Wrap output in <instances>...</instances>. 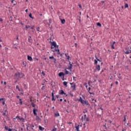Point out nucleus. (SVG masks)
<instances>
[{"label": "nucleus", "instance_id": "9b49d317", "mask_svg": "<svg viewBox=\"0 0 131 131\" xmlns=\"http://www.w3.org/2000/svg\"><path fill=\"white\" fill-rule=\"evenodd\" d=\"M90 91H91V87H89V89H88V93H89V94L90 95H95L94 92H91Z\"/></svg>", "mask_w": 131, "mask_h": 131}, {"label": "nucleus", "instance_id": "5fc2aeb1", "mask_svg": "<svg viewBox=\"0 0 131 131\" xmlns=\"http://www.w3.org/2000/svg\"><path fill=\"white\" fill-rule=\"evenodd\" d=\"M122 131H125V128H123L122 129Z\"/></svg>", "mask_w": 131, "mask_h": 131}, {"label": "nucleus", "instance_id": "a878e982", "mask_svg": "<svg viewBox=\"0 0 131 131\" xmlns=\"http://www.w3.org/2000/svg\"><path fill=\"white\" fill-rule=\"evenodd\" d=\"M125 8H128V4H125Z\"/></svg>", "mask_w": 131, "mask_h": 131}, {"label": "nucleus", "instance_id": "e433bc0d", "mask_svg": "<svg viewBox=\"0 0 131 131\" xmlns=\"http://www.w3.org/2000/svg\"><path fill=\"white\" fill-rule=\"evenodd\" d=\"M19 88V86H18V85H16V90H18Z\"/></svg>", "mask_w": 131, "mask_h": 131}, {"label": "nucleus", "instance_id": "0e129e2a", "mask_svg": "<svg viewBox=\"0 0 131 131\" xmlns=\"http://www.w3.org/2000/svg\"><path fill=\"white\" fill-rule=\"evenodd\" d=\"M115 43H116V42H115V41H114V42H113L112 45H114Z\"/></svg>", "mask_w": 131, "mask_h": 131}, {"label": "nucleus", "instance_id": "603ef678", "mask_svg": "<svg viewBox=\"0 0 131 131\" xmlns=\"http://www.w3.org/2000/svg\"><path fill=\"white\" fill-rule=\"evenodd\" d=\"M125 120H126V119L125 118V117H124L123 121H125Z\"/></svg>", "mask_w": 131, "mask_h": 131}, {"label": "nucleus", "instance_id": "ea45409f", "mask_svg": "<svg viewBox=\"0 0 131 131\" xmlns=\"http://www.w3.org/2000/svg\"><path fill=\"white\" fill-rule=\"evenodd\" d=\"M79 18L78 19V20H79V22L80 23V22H81V17L80 16H79Z\"/></svg>", "mask_w": 131, "mask_h": 131}, {"label": "nucleus", "instance_id": "20e7f679", "mask_svg": "<svg viewBox=\"0 0 131 131\" xmlns=\"http://www.w3.org/2000/svg\"><path fill=\"white\" fill-rule=\"evenodd\" d=\"M58 47H59V46H57V49L55 48V50H52V52H56V53H57V55H60V50H59V49H58Z\"/></svg>", "mask_w": 131, "mask_h": 131}, {"label": "nucleus", "instance_id": "f3484780", "mask_svg": "<svg viewBox=\"0 0 131 131\" xmlns=\"http://www.w3.org/2000/svg\"><path fill=\"white\" fill-rule=\"evenodd\" d=\"M96 69L98 71H100V65H98L96 67Z\"/></svg>", "mask_w": 131, "mask_h": 131}, {"label": "nucleus", "instance_id": "b1692460", "mask_svg": "<svg viewBox=\"0 0 131 131\" xmlns=\"http://www.w3.org/2000/svg\"><path fill=\"white\" fill-rule=\"evenodd\" d=\"M29 17H30V18H31L32 19H34V18L32 17V14L30 13L29 14Z\"/></svg>", "mask_w": 131, "mask_h": 131}, {"label": "nucleus", "instance_id": "39448f33", "mask_svg": "<svg viewBox=\"0 0 131 131\" xmlns=\"http://www.w3.org/2000/svg\"><path fill=\"white\" fill-rule=\"evenodd\" d=\"M15 118H18V119L20 120V121H21V122H24L25 121V119H24V118L20 117L18 116H17Z\"/></svg>", "mask_w": 131, "mask_h": 131}, {"label": "nucleus", "instance_id": "412c9836", "mask_svg": "<svg viewBox=\"0 0 131 131\" xmlns=\"http://www.w3.org/2000/svg\"><path fill=\"white\" fill-rule=\"evenodd\" d=\"M28 41H29V42H30L31 41V36H29L28 39Z\"/></svg>", "mask_w": 131, "mask_h": 131}, {"label": "nucleus", "instance_id": "052dcab7", "mask_svg": "<svg viewBox=\"0 0 131 131\" xmlns=\"http://www.w3.org/2000/svg\"><path fill=\"white\" fill-rule=\"evenodd\" d=\"M25 12H26V13H27V12H28V9H26Z\"/></svg>", "mask_w": 131, "mask_h": 131}, {"label": "nucleus", "instance_id": "a18cd8bd", "mask_svg": "<svg viewBox=\"0 0 131 131\" xmlns=\"http://www.w3.org/2000/svg\"><path fill=\"white\" fill-rule=\"evenodd\" d=\"M4 98H0V102H2V101H3Z\"/></svg>", "mask_w": 131, "mask_h": 131}, {"label": "nucleus", "instance_id": "473e14b6", "mask_svg": "<svg viewBox=\"0 0 131 131\" xmlns=\"http://www.w3.org/2000/svg\"><path fill=\"white\" fill-rule=\"evenodd\" d=\"M20 94H21V95H24V92H23V91L21 90V92H20Z\"/></svg>", "mask_w": 131, "mask_h": 131}, {"label": "nucleus", "instance_id": "7c9ffc66", "mask_svg": "<svg viewBox=\"0 0 131 131\" xmlns=\"http://www.w3.org/2000/svg\"><path fill=\"white\" fill-rule=\"evenodd\" d=\"M54 58H54V56H53L49 57V59H54Z\"/></svg>", "mask_w": 131, "mask_h": 131}, {"label": "nucleus", "instance_id": "dca6fc26", "mask_svg": "<svg viewBox=\"0 0 131 131\" xmlns=\"http://www.w3.org/2000/svg\"><path fill=\"white\" fill-rule=\"evenodd\" d=\"M39 129L40 130H45V128L41 127V126H39Z\"/></svg>", "mask_w": 131, "mask_h": 131}, {"label": "nucleus", "instance_id": "393cba45", "mask_svg": "<svg viewBox=\"0 0 131 131\" xmlns=\"http://www.w3.org/2000/svg\"><path fill=\"white\" fill-rule=\"evenodd\" d=\"M32 107H33V108H35V104H34V103H32Z\"/></svg>", "mask_w": 131, "mask_h": 131}, {"label": "nucleus", "instance_id": "f704fd0d", "mask_svg": "<svg viewBox=\"0 0 131 131\" xmlns=\"http://www.w3.org/2000/svg\"><path fill=\"white\" fill-rule=\"evenodd\" d=\"M5 129H6V130H8V129H9V128H8L7 126H5Z\"/></svg>", "mask_w": 131, "mask_h": 131}, {"label": "nucleus", "instance_id": "c03bdc74", "mask_svg": "<svg viewBox=\"0 0 131 131\" xmlns=\"http://www.w3.org/2000/svg\"><path fill=\"white\" fill-rule=\"evenodd\" d=\"M31 29H34V26H33L31 28Z\"/></svg>", "mask_w": 131, "mask_h": 131}, {"label": "nucleus", "instance_id": "4be33fe9", "mask_svg": "<svg viewBox=\"0 0 131 131\" xmlns=\"http://www.w3.org/2000/svg\"><path fill=\"white\" fill-rule=\"evenodd\" d=\"M65 56L67 57L68 60H69L70 59V56H69V55H67V54H65Z\"/></svg>", "mask_w": 131, "mask_h": 131}, {"label": "nucleus", "instance_id": "cd10ccee", "mask_svg": "<svg viewBox=\"0 0 131 131\" xmlns=\"http://www.w3.org/2000/svg\"><path fill=\"white\" fill-rule=\"evenodd\" d=\"M66 70V74H69V71H67L66 69L65 70Z\"/></svg>", "mask_w": 131, "mask_h": 131}, {"label": "nucleus", "instance_id": "2eb2a0df", "mask_svg": "<svg viewBox=\"0 0 131 131\" xmlns=\"http://www.w3.org/2000/svg\"><path fill=\"white\" fill-rule=\"evenodd\" d=\"M60 20L62 24H65V22H66L65 19H61Z\"/></svg>", "mask_w": 131, "mask_h": 131}, {"label": "nucleus", "instance_id": "bb28decb", "mask_svg": "<svg viewBox=\"0 0 131 131\" xmlns=\"http://www.w3.org/2000/svg\"><path fill=\"white\" fill-rule=\"evenodd\" d=\"M49 25L50 26V25L52 23V19H49Z\"/></svg>", "mask_w": 131, "mask_h": 131}, {"label": "nucleus", "instance_id": "c85d7f7f", "mask_svg": "<svg viewBox=\"0 0 131 131\" xmlns=\"http://www.w3.org/2000/svg\"><path fill=\"white\" fill-rule=\"evenodd\" d=\"M111 48H112V49H115L114 48V44H112L111 45Z\"/></svg>", "mask_w": 131, "mask_h": 131}, {"label": "nucleus", "instance_id": "c756f323", "mask_svg": "<svg viewBox=\"0 0 131 131\" xmlns=\"http://www.w3.org/2000/svg\"><path fill=\"white\" fill-rule=\"evenodd\" d=\"M41 74H42V75H43V76H45L46 75V73H45V72L42 71Z\"/></svg>", "mask_w": 131, "mask_h": 131}, {"label": "nucleus", "instance_id": "3c124183", "mask_svg": "<svg viewBox=\"0 0 131 131\" xmlns=\"http://www.w3.org/2000/svg\"><path fill=\"white\" fill-rule=\"evenodd\" d=\"M8 131H12V129H11V128H8Z\"/></svg>", "mask_w": 131, "mask_h": 131}, {"label": "nucleus", "instance_id": "f257e3e1", "mask_svg": "<svg viewBox=\"0 0 131 131\" xmlns=\"http://www.w3.org/2000/svg\"><path fill=\"white\" fill-rule=\"evenodd\" d=\"M79 102H80L82 104L83 106H89L90 105V103H89V101L87 100H83L82 99V98L81 97H80V98L79 99Z\"/></svg>", "mask_w": 131, "mask_h": 131}, {"label": "nucleus", "instance_id": "f03ea898", "mask_svg": "<svg viewBox=\"0 0 131 131\" xmlns=\"http://www.w3.org/2000/svg\"><path fill=\"white\" fill-rule=\"evenodd\" d=\"M38 111L37 110V109L36 108H33V114L35 116H36V120H37L38 121H39V120H40V118H39V117H38L37 116V114H36V113L38 112Z\"/></svg>", "mask_w": 131, "mask_h": 131}, {"label": "nucleus", "instance_id": "72a5a7b5", "mask_svg": "<svg viewBox=\"0 0 131 131\" xmlns=\"http://www.w3.org/2000/svg\"><path fill=\"white\" fill-rule=\"evenodd\" d=\"M95 62L94 64H97L98 63V61H97V60L95 59Z\"/></svg>", "mask_w": 131, "mask_h": 131}, {"label": "nucleus", "instance_id": "ddd939ff", "mask_svg": "<svg viewBox=\"0 0 131 131\" xmlns=\"http://www.w3.org/2000/svg\"><path fill=\"white\" fill-rule=\"evenodd\" d=\"M58 76H59V77H61L62 76H64V73H63V72H60L58 74Z\"/></svg>", "mask_w": 131, "mask_h": 131}, {"label": "nucleus", "instance_id": "5701e85b", "mask_svg": "<svg viewBox=\"0 0 131 131\" xmlns=\"http://www.w3.org/2000/svg\"><path fill=\"white\" fill-rule=\"evenodd\" d=\"M97 26H99V27H101L102 26V25L100 23H97Z\"/></svg>", "mask_w": 131, "mask_h": 131}, {"label": "nucleus", "instance_id": "7ed1b4c3", "mask_svg": "<svg viewBox=\"0 0 131 131\" xmlns=\"http://www.w3.org/2000/svg\"><path fill=\"white\" fill-rule=\"evenodd\" d=\"M56 47H57V43H56L55 41H53L52 42V45H51V50L54 49V48H56Z\"/></svg>", "mask_w": 131, "mask_h": 131}, {"label": "nucleus", "instance_id": "09e8293b", "mask_svg": "<svg viewBox=\"0 0 131 131\" xmlns=\"http://www.w3.org/2000/svg\"><path fill=\"white\" fill-rule=\"evenodd\" d=\"M53 60H54V63H56V58H54Z\"/></svg>", "mask_w": 131, "mask_h": 131}, {"label": "nucleus", "instance_id": "f8f14e48", "mask_svg": "<svg viewBox=\"0 0 131 131\" xmlns=\"http://www.w3.org/2000/svg\"><path fill=\"white\" fill-rule=\"evenodd\" d=\"M15 76H16L17 78H19L20 76V73L19 72H17L15 74Z\"/></svg>", "mask_w": 131, "mask_h": 131}, {"label": "nucleus", "instance_id": "a19ab883", "mask_svg": "<svg viewBox=\"0 0 131 131\" xmlns=\"http://www.w3.org/2000/svg\"><path fill=\"white\" fill-rule=\"evenodd\" d=\"M103 126L105 127V129H107V126H106V124H104Z\"/></svg>", "mask_w": 131, "mask_h": 131}, {"label": "nucleus", "instance_id": "bf43d9fd", "mask_svg": "<svg viewBox=\"0 0 131 131\" xmlns=\"http://www.w3.org/2000/svg\"><path fill=\"white\" fill-rule=\"evenodd\" d=\"M109 122H110V123H112V121H111V120H109Z\"/></svg>", "mask_w": 131, "mask_h": 131}, {"label": "nucleus", "instance_id": "13d9d810", "mask_svg": "<svg viewBox=\"0 0 131 131\" xmlns=\"http://www.w3.org/2000/svg\"><path fill=\"white\" fill-rule=\"evenodd\" d=\"M115 83H116V84H118V81H116Z\"/></svg>", "mask_w": 131, "mask_h": 131}, {"label": "nucleus", "instance_id": "79ce46f5", "mask_svg": "<svg viewBox=\"0 0 131 131\" xmlns=\"http://www.w3.org/2000/svg\"><path fill=\"white\" fill-rule=\"evenodd\" d=\"M5 101H3L2 102V104H3V105H5Z\"/></svg>", "mask_w": 131, "mask_h": 131}, {"label": "nucleus", "instance_id": "6ab92c4d", "mask_svg": "<svg viewBox=\"0 0 131 131\" xmlns=\"http://www.w3.org/2000/svg\"><path fill=\"white\" fill-rule=\"evenodd\" d=\"M63 84L64 86H66V88H67V82L64 81L63 82Z\"/></svg>", "mask_w": 131, "mask_h": 131}, {"label": "nucleus", "instance_id": "6e6552de", "mask_svg": "<svg viewBox=\"0 0 131 131\" xmlns=\"http://www.w3.org/2000/svg\"><path fill=\"white\" fill-rule=\"evenodd\" d=\"M54 93H55V91H53L51 95H52V101H56V98L54 97Z\"/></svg>", "mask_w": 131, "mask_h": 131}, {"label": "nucleus", "instance_id": "864d4df0", "mask_svg": "<svg viewBox=\"0 0 131 131\" xmlns=\"http://www.w3.org/2000/svg\"><path fill=\"white\" fill-rule=\"evenodd\" d=\"M84 118H86V115H84Z\"/></svg>", "mask_w": 131, "mask_h": 131}, {"label": "nucleus", "instance_id": "2f4dec72", "mask_svg": "<svg viewBox=\"0 0 131 131\" xmlns=\"http://www.w3.org/2000/svg\"><path fill=\"white\" fill-rule=\"evenodd\" d=\"M19 101H20V105H22L23 103H22V100L21 99H19Z\"/></svg>", "mask_w": 131, "mask_h": 131}, {"label": "nucleus", "instance_id": "0eeeda50", "mask_svg": "<svg viewBox=\"0 0 131 131\" xmlns=\"http://www.w3.org/2000/svg\"><path fill=\"white\" fill-rule=\"evenodd\" d=\"M69 64L68 65V68L67 69H68V70H70L71 69H72V64H71V62H70V61L69 60Z\"/></svg>", "mask_w": 131, "mask_h": 131}, {"label": "nucleus", "instance_id": "aec40b11", "mask_svg": "<svg viewBox=\"0 0 131 131\" xmlns=\"http://www.w3.org/2000/svg\"><path fill=\"white\" fill-rule=\"evenodd\" d=\"M84 121H85L86 122H89V118H84Z\"/></svg>", "mask_w": 131, "mask_h": 131}, {"label": "nucleus", "instance_id": "4468645a", "mask_svg": "<svg viewBox=\"0 0 131 131\" xmlns=\"http://www.w3.org/2000/svg\"><path fill=\"white\" fill-rule=\"evenodd\" d=\"M55 117H58V116H60V114L59 113H56L54 114Z\"/></svg>", "mask_w": 131, "mask_h": 131}, {"label": "nucleus", "instance_id": "4d7b16f0", "mask_svg": "<svg viewBox=\"0 0 131 131\" xmlns=\"http://www.w3.org/2000/svg\"><path fill=\"white\" fill-rule=\"evenodd\" d=\"M18 92H21L22 91L21 90V89H19L18 90Z\"/></svg>", "mask_w": 131, "mask_h": 131}, {"label": "nucleus", "instance_id": "49530a36", "mask_svg": "<svg viewBox=\"0 0 131 131\" xmlns=\"http://www.w3.org/2000/svg\"><path fill=\"white\" fill-rule=\"evenodd\" d=\"M35 61H38V58H35Z\"/></svg>", "mask_w": 131, "mask_h": 131}, {"label": "nucleus", "instance_id": "c9c22d12", "mask_svg": "<svg viewBox=\"0 0 131 131\" xmlns=\"http://www.w3.org/2000/svg\"><path fill=\"white\" fill-rule=\"evenodd\" d=\"M78 7L80 8V9H81V5L78 4Z\"/></svg>", "mask_w": 131, "mask_h": 131}, {"label": "nucleus", "instance_id": "69168bd1", "mask_svg": "<svg viewBox=\"0 0 131 131\" xmlns=\"http://www.w3.org/2000/svg\"><path fill=\"white\" fill-rule=\"evenodd\" d=\"M101 3H102V4H104V3H105V2L104 1H101Z\"/></svg>", "mask_w": 131, "mask_h": 131}, {"label": "nucleus", "instance_id": "58836bf2", "mask_svg": "<svg viewBox=\"0 0 131 131\" xmlns=\"http://www.w3.org/2000/svg\"><path fill=\"white\" fill-rule=\"evenodd\" d=\"M23 65H24V66H25V67H26V63H25V62H23Z\"/></svg>", "mask_w": 131, "mask_h": 131}, {"label": "nucleus", "instance_id": "338daca9", "mask_svg": "<svg viewBox=\"0 0 131 131\" xmlns=\"http://www.w3.org/2000/svg\"><path fill=\"white\" fill-rule=\"evenodd\" d=\"M75 45L76 46V47H77V43H75Z\"/></svg>", "mask_w": 131, "mask_h": 131}, {"label": "nucleus", "instance_id": "e2e57ef3", "mask_svg": "<svg viewBox=\"0 0 131 131\" xmlns=\"http://www.w3.org/2000/svg\"><path fill=\"white\" fill-rule=\"evenodd\" d=\"M14 1H15V0H11V3H14Z\"/></svg>", "mask_w": 131, "mask_h": 131}, {"label": "nucleus", "instance_id": "8fccbe9b", "mask_svg": "<svg viewBox=\"0 0 131 131\" xmlns=\"http://www.w3.org/2000/svg\"><path fill=\"white\" fill-rule=\"evenodd\" d=\"M59 101H60V102H62V101H63V99L62 98H61L59 99Z\"/></svg>", "mask_w": 131, "mask_h": 131}, {"label": "nucleus", "instance_id": "6e6d98bb", "mask_svg": "<svg viewBox=\"0 0 131 131\" xmlns=\"http://www.w3.org/2000/svg\"><path fill=\"white\" fill-rule=\"evenodd\" d=\"M3 20L2 18H0V21L3 22Z\"/></svg>", "mask_w": 131, "mask_h": 131}, {"label": "nucleus", "instance_id": "774afa93", "mask_svg": "<svg viewBox=\"0 0 131 131\" xmlns=\"http://www.w3.org/2000/svg\"><path fill=\"white\" fill-rule=\"evenodd\" d=\"M21 25H24V24L20 23Z\"/></svg>", "mask_w": 131, "mask_h": 131}, {"label": "nucleus", "instance_id": "9d476101", "mask_svg": "<svg viewBox=\"0 0 131 131\" xmlns=\"http://www.w3.org/2000/svg\"><path fill=\"white\" fill-rule=\"evenodd\" d=\"M27 59L29 61H32L33 60L32 57L29 55H27Z\"/></svg>", "mask_w": 131, "mask_h": 131}, {"label": "nucleus", "instance_id": "680f3d73", "mask_svg": "<svg viewBox=\"0 0 131 131\" xmlns=\"http://www.w3.org/2000/svg\"><path fill=\"white\" fill-rule=\"evenodd\" d=\"M44 23H46V22H47V20H43Z\"/></svg>", "mask_w": 131, "mask_h": 131}, {"label": "nucleus", "instance_id": "4c0bfd02", "mask_svg": "<svg viewBox=\"0 0 131 131\" xmlns=\"http://www.w3.org/2000/svg\"><path fill=\"white\" fill-rule=\"evenodd\" d=\"M29 27H30V26H26V28H27V29H28V28H29Z\"/></svg>", "mask_w": 131, "mask_h": 131}, {"label": "nucleus", "instance_id": "37998d69", "mask_svg": "<svg viewBox=\"0 0 131 131\" xmlns=\"http://www.w3.org/2000/svg\"><path fill=\"white\" fill-rule=\"evenodd\" d=\"M57 99H58L59 98V97H60V95H58L56 96Z\"/></svg>", "mask_w": 131, "mask_h": 131}, {"label": "nucleus", "instance_id": "1a4fd4ad", "mask_svg": "<svg viewBox=\"0 0 131 131\" xmlns=\"http://www.w3.org/2000/svg\"><path fill=\"white\" fill-rule=\"evenodd\" d=\"M59 95H66V93L64 92L63 90H60L59 93Z\"/></svg>", "mask_w": 131, "mask_h": 131}, {"label": "nucleus", "instance_id": "423d86ee", "mask_svg": "<svg viewBox=\"0 0 131 131\" xmlns=\"http://www.w3.org/2000/svg\"><path fill=\"white\" fill-rule=\"evenodd\" d=\"M70 84H71V87L72 88V89H73V90L75 91L76 90L75 83L73 82V83H70Z\"/></svg>", "mask_w": 131, "mask_h": 131}, {"label": "nucleus", "instance_id": "de8ad7c7", "mask_svg": "<svg viewBox=\"0 0 131 131\" xmlns=\"http://www.w3.org/2000/svg\"><path fill=\"white\" fill-rule=\"evenodd\" d=\"M4 84H5V85H7V82L5 81V82H4Z\"/></svg>", "mask_w": 131, "mask_h": 131}, {"label": "nucleus", "instance_id": "a211bd4d", "mask_svg": "<svg viewBox=\"0 0 131 131\" xmlns=\"http://www.w3.org/2000/svg\"><path fill=\"white\" fill-rule=\"evenodd\" d=\"M125 53L127 54V55H128V54H131V50L129 51H126V52H125Z\"/></svg>", "mask_w": 131, "mask_h": 131}]
</instances>
